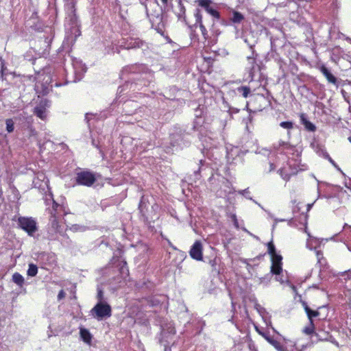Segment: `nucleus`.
<instances>
[{
    "label": "nucleus",
    "instance_id": "obj_9",
    "mask_svg": "<svg viewBox=\"0 0 351 351\" xmlns=\"http://www.w3.org/2000/svg\"><path fill=\"white\" fill-rule=\"evenodd\" d=\"M95 180V175L88 171H82L78 172L76 175V182L80 185L90 186Z\"/></svg>",
    "mask_w": 351,
    "mask_h": 351
},
{
    "label": "nucleus",
    "instance_id": "obj_45",
    "mask_svg": "<svg viewBox=\"0 0 351 351\" xmlns=\"http://www.w3.org/2000/svg\"><path fill=\"white\" fill-rule=\"evenodd\" d=\"M313 330H314V325H313V322H312V324L310 322V325L307 327H306L304 329V332L307 334V335H311L313 332Z\"/></svg>",
    "mask_w": 351,
    "mask_h": 351
},
{
    "label": "nucleus",
    "instance_id": "obj_15",
    "mask_svg": "<svg viewBox=\"0 0 351 351\" xmlns=\"http://www.w3.org/2000/svg\"><path fill=\"white\" fill-rule=\"evenodd\" d=\"M226 158L228 162H234L243 154L240 147L229 145L226 146Z\"/></svg>",
    "mask_w": 351,
    "mask_h": 351
},
{
    "label": "nucleus",
    "instance_id": "obj_51",
    "mask_svg": "<svg viewBox=\"0 0 351 351\" xmlns=\"http://www.w3.org/2000/svg\"><path fill=\"white\" fill-rule=\"evenodd\" d=\"M65 295H66V294H65V292L64 291V290H60L58 295V300H60L63 299L65 297Z\"/></svg>",
    "mask_w": 351,
    "mask_h": 351
},
{
    "label": "nucleus",
    "instance_id": "obj_53",
    "mask_svg": "<svg viewBox=\"0 0 351 351\" xmlns=\"http://www.w3.org/2000/svg\"><path fill=\"white\" fill-rule=\"evenodd\" d=\"M276 168L275 165L274 163H271L270 162L269 163V171H272L273 170H274Z\"/></svg>",
    "mask_w": 351,
    "mask_h": 351
},
{
    "label": "nucleus",
    "instance_id": "obj_11",
    "mask_svg": "<svg viewBox=\"0 0 351 351\" xmlns=\"http://www.w3.org/2000/svg\"><path fill=\"white\" fill-rule=\"evenodd\" d=\"M197 3L199 6L202 8L208 14L215 19H219L220 14L216 10L215 5L211 0H197Z\"/></svg>",
    "mask_w": 351,
    "mask_h": 351
},
{
    "label": "nucleus",
    "instance_id": "obj_32",
    "mask_svg": "<svg viewBox=\"0 0 351 351\" xmlns=\"http://www.w3.org/2000/svg\"><path fill=\"white\" fill-rule=\"evenodd\" d=\"M123 265L120 268L119 272L121 274V279H125L129 275V269L127 266V263L125 261H122Z\"/></svg>",
    "mask_w": 351,
    "mask_h": 351
},
{
    "label": "nucleus",
    "instance_id": "obj_3",
    "mask_svg": "<svg viewBox=\"0 0 351 351\" xmlns=\"http://www.w3.org/2000/svg\"><path fill=\"white\" fill-rule=\"evenodd\" d=\"M36 84H35V91L40 95H47L52 85L51 84L53 82L52 77L49 74L46 73L45 71L42 73L38 72L35 77Z\"/></svg>",
    "mask_w": 351,
    "mask_h": 351
},
{
    "label": "nucleus",
    "instance_id": "obj_55",
    "mask_svg": "<svg viewBox=\"0 0 351 351\" xmlns=\"http://www.w3.org/2000/svg\"><path fill=\"white\" fill-rule=\"evenodd\" d=\"M161 2L164 6H167L168 3V0H161Z\"/></svg>",
    "mask_w": 351,
    "mask_h": 351
},
{
    "label": "nucleus",
    "instance_id": "obj_46",
    "mask_svg": "<svg viewBox=\"0 0 351 351\" xmlns=\"http://www.w3.org/2000/svg\"><path fill=\"white\" fill-rule=\"evenodd\" d=\"M95 117V115L90 113H86L85 115V120L86 121V123L88 125V127H90V121Z\"/></svg>",
    "mask_w": 351,
    "mask_h": 351
},
{
    "label": "nucleus",
    "instance_id": "obj_58",
    "mask_svg": "<svg viewBox=\"0 0 351 351\" xmlns=\"http://www.w3.org/2000/svg\"><path fill=\"white\" fill-rule=\"evenodd\" d=\"M275 221L276 222H278V221H284L285 219H275Z\"/></svg>",
    "mask_w": 351,
    "mask_h": 351
},
{
    "label": "nucleus",
    "instance_id": "obj_48",
    "mask_svg": "<svg viewBox=\"0 0 351 351\" xmlns=\"http://www.w3.org/2000/svg\"><path fill=\"white\" fill-rule=\"evenodd\" d=\"M70 230L73 232L82 231V230H84V228L82 226H80L79 225L75 224V225H73L70 228Z\"/></svg>",
    "mask_w": 351,
    "mask_h": 351
},
{
    "label": "nucleus",
    "instance_id": "obj_59",
    "mask_svg": "<svg viewBox=\"0 0 351 351\" xmlns=\"http://www.w3.org/2000/svg\"><path fill=\"white\" fill-rule=\"evenodd\" d=\"M61 85H62V84H60V83H58V82H56V83H55V86H61Z\"/></svg>",
    "mask_w": 351,
    "mask_h": 351
},
{
    "label": "nucleus",
    "instance_id": "obj_2",
    "mask_svg": "<svg viewBox=\"0 0 351 351\" xmlns=\"http://www.w3.org/2000/svg\"><path fill=\"white\" fill-rule=\"evenodd\" d=\"M45 203L47 206L46 212L49 215V239L50 240H56L57 237L50 231H53L56 234H62L64 232V228L61 223L63 216L66 215V212L63 205L58 204L53 197V194L49 191L45 195Z\"/></svg>",
    "mask_w": 351,
    "mask_h": 351
},
{
    "label": "nucleus",
    "instance_id": "obj_60",
    "mask_svg": "<svg viewBox=\"0 0 351 351\" xmlns=\"http://www.w3.org/2000/svg\"><path fill=\"white\" fill-rule=\"evenodd\" d=\"M200 171V167H199L198 170L197 171H195V176L197 174V173Z\"/></svg>",
    "mask_w": 351,
    "mask_h": 351
},
{
    "label": "nucleus",
    "instance_id": "obj_50",
    "mask_svg": "<svg viewBox=\"0 0 351 351\" xmlns=\"http://www.w3.org/2000/svg\"><path fill=\"white\" fill-rule=\"evenodd\" d=\"M276 280L280 282L281 284L284 283L287 280L284 278L282 273L279 276H276Z\"/></svg>",
    "mask_w": 351,
    "mask_h": 351
},
{
    "label": "nucleus",
    "instance_id": "obj_18",
    "mask_svg": "<svg viewBox=\"0 0 351 351\" xmlns=\"http://www.w3.org/2000/svg\"><path fill=\"white\" fill-rule=\"evenodd\" d=\"M161 328V338L160 339L168 340L169 338L173 337L176 334L175 328L173 324L171 323H169L165 326L162 325Z\"/></svg>",
    "mask_w": 351,
    "mask_h": 351
},
{
    "label": "nucleus",
    "instance_id": "obj_7",
    "mask_svg": "<svg viewBox=\"0 0 351 351\" xmlns=\"http://www.w3.org/2000/svg\"><path fill=\"white\" fill-rule=\"evenodd\" d=\"M170 144L171 147H167L165 149L167 153L182 149L187 146L189 142L185 141L184 136L181 134H171L170 135Z\"/></svg>",
    "mask_w": 351,
    "mask_h": 351
},
{
    "label": "nucleus",
    "instance_id": "obj_22",
    "mask_svg": "<svg viewBox=\"0 0 351 351\" xmlns=\"http://www.w3.org/2000/svg\"><path fill=\"white\" fill-rule=\"evenodd\" d=\"M319 69L326 78L328 83L332 84L334 85L337 84V79L331 73L330 71L325 65H322Z\"/></svg>",
    "mask_w": 351,
    "mask_h": 351
},
{
    "label": "nucleus",
    "instance_id": "obj_62",
    "mask_svg": "<svg viewBox=\"0 0 351 351\" xmlns=\"http://www.w3.org/2000/svg\"><path fill=\"white\" fill-rule=\"evenodd\" d=\"M199 162H200V164H201V165H202V164H203V160H199Z\"/></svg>",
    "mask_w": 351,
    "mask_h": 351
},
{
    "label": "nucleus",
    "instance_id": "obj_54",
    "mask_svg": "<svg viewBox=\"0 0 351 351\" xmlns=\"http://www.w3.org/2000/svg\"><path fill=\"white\" fill-rule=\"evenodd\" d=\"M156 21L158 22V25L162 22V16L160 15H158L156 17Z\"/></svg>",
    "mask_w": 351,
    "mask_h": 351
},
{
    "label": "nucleus",
    "instance_id": "obj_38",
    "mask_svg": "<svg viewBox=\"0 0 351 351\" xmlns=\"http://www.w3.org/2000/svg\"><path fill=\"white\" fill-rule=\"evenodd\" d=\"M239 193L240 194L244 195L246 198H247L250 200H252L255 204L258 205L259 207H261L262 209H263V206L260 204H258L256 201H255L251 197L249 196L250 191H249L248 189H245L244 190L240 191Z\"/></svg>",
    "mask_w": 351,
    "mask_h": 351
},
{
    "label": "nucleus",
    "instance_id": "obj_25",
    "mask_svg": "<svg viewBox=\"0 0 351 351\" xmlns=\"http://www.w3.org/2000/svg\"><path fill=\"white\" fill-rule=\"evenodd\" d=\"M300 121H301L302 124L304 125L305 128L308 131H310V132L315 131V130H316L315 125L307 119L305 114H301L300 116Z\"/></svg>",
    "mask_w": 351,
    "mask_h": 351
},
{
    "label": "nucleus",
    "instance_id": "obj_1",
    "mask_svg": "<svg viewBox=\"0 0 351 351\" xmlns=\"http://www.w3.org/2000/svg\"><path fill=\"white\" fill-rule=\"evenodd\" d=\"M128 75L129 80L118 88L117 93L119 97L125 94H128L131 97L132 94L130 93L134 94L142 90L144 87L149 86L154 78V73L145 64L125 66L121 72V77L125 78Z\"/></svg>",
    "mask_w": 351,
    "mask_h": 351
},
{
    "label": "nucleus",
    "instance_id": "obj_21",
    "mask_svg": "<svg viewBox=\"0 0 351 351\" xmlns=\"http://www.w3.org/2000/svg\"><path fill=\"white\" fill-rule=\"evenodd\" d=\"M125 45L127 49L143 48L146 45L142 40L138 38H130L128 39Z\"/></svg>",
    "mask_w": 351,
    "mask_h": 351
},
{
    "label": "nucleus",
    "instance_id": "obj_47",
    "mask_svg": "<svg viewBox=\"0 0 351 351\" xmlns=\"http://www.w3.org/2000/svg\"><path fill=\"white\" fill-rule=\"evenodd\" d=\"M231 219H232V220L233 221L234 226L237 229H239L240 228V226H239V221H238L237 218V215L235 214H232L231 215Z\"/></svg>",
    "mask_w": 351,
    "mask_h": 351
},
{
    "label": "nucleus",
    "instance_id": "obj_28",
    "mask_svg": "<svg viewBox=\"0 0 351 351\" xmlns=\"http://www.w3.org/2000/svg\"><path fill=\"white\" fill-rule=\"evenodd\" d=\"M185 7L182 4L181 0H180L178 2V11H177L176 14L179 20H183L187 24L185 17Z\"/></svg>",
    "mask_w": 351,
    "mask_h": 351
},
{
    "label": "nucleus",
    "instance_id": "obj_44",
    "mask_svg": "<svg viewBox=\"0 0 351 351\" xmlns=\"http://www.w3.org/2000/svg\"><path fill=\"white\" fill-rule=\"evenodd\" d=\"M315 252H316L317 263L319 264H322V261H324L322 252L319 250H315Z\"/></svg>",
    "mask_w": 351,
    "mask_h": 351
},
{
    "label": "nucleus",
    "instance_id": "obj_61",
    "mask_svg": "<svg viewBox=\"0 0 351 351\" xmlns=\"http://www.w3.org/2000/svg\"><path fill=\"white\" fill-rule=\"evenodd\" d=\"M348 141L351 143V136L348 137Z\"/></svg>",
    "mask_w": 351,
    "mask_h": 351
},
{
    "label": "nucleus",
    "instance_id": "obj_39",
    "mask_svg": "<svg viewBox=\"0 0 351 351\" xmlns=\"http://www.w3.org/2000/svg\"><path fill=\"white\" fill-rule=\"evenodd\" d=\"M135 145L136 147V149L139 151V152H143L148 149L149 144L147 142H142L140 144L136 143Z\"/></svg>",
    "mask_w": 351,
    "mask_h": 351
},
{
    "label": "nucleus",
    "instance_id": "obj_26",
    "mask_svg": "<svg viewBox=\"0 0 351 351\" xmlns=\"http://www.w3.org/2000/svg\"><path fill=\"white\" fill-rule=\"evenodd\" d=\"M244 16L239 12L233 10L230 21L233 24H240L244 20Z\"/></svg>",
    "mask_w": 351,
    "mask_h": 351
},
{
    "label": "nucleus",
    "instance_id": "obj_31",
    "mask_svg": "<svg viewBox=\"0 0 351 351\" xmlns=\"http://www.w3.org/2000/svg\"><path fill=\"white\" fill-rule=\"evenodd\" d=\"M12 281L16 284L19 287H22L25 283L23 276L19 273H14L12 275Z\"/></svg>",
    "mask_w": 351,
    "mask_h": 351
},
{
    "label": "nucleus",
    "instance_id": "obj_57",
    "mask_svg": "<svg viewBox=\"0 0 351 351\" xmlns=\"http://www.w3.org/2000/svg\"><path fill=\"white\" fill-rule=\"evenodd\" d=\"M242 230L246 232H247L249 234L252 235V234L245 228H241Z\"/></svg>",
    "mask_w": 351,
    "mask_h": 351
},
{
    "label": "nucleus",
    "instance_id": "obj_12",
    "mask_svg": "<svg viewBox=\"0 0 351 351\" xmlns=\"http://www.w3.org/2000/svg\"><path fill=\"white\" fill-rule=\"evenodd\" d=\"M189 254L191 258L197 261L203 260V244L200 240H197L191 247Z\"/></svg>",
    "mask_w": 351,
    "mask_h": 351
},
{
    "label": "nucleus",
    "instance_id": "obj_29",
    "mask_svg": "<svg viewBox=\"0 0 351 351\" xmlns=\"http://www.w3.org/2000/svg\"><path fill=\"white\" fill-rule=\"evenodd\" d=\"M80 337H81L82 339L85 343H90L92 336H91V334L90 333V332L88 331V330H87L86 328H80Z\"/></svg>",
    "mask_w": 351,
    "mask_h": 351
},
{
    "label": "nucleus",
    "instance_id": "obj_16",
    "mask_svg": "<svg viewBox=\"0 0 351 351\" xmlns=\"http://www.w3.org/2000/svg\"><path fill=\"white\" fill-rule=\"evenodd\" d=\"M274 149L278 153L286 155L292 154L295 151V147L287 142L279 141L274 145Z\"/></svg>",
    "mask_w": 351,
    "mask_h": 351
},
{
    "label": "nucleus",
    "instance_id": "obj_37",
    "mask_svg": "<svg viewBox=\"0 0 351 351\" xmlns=\"http://www.w3.org/2000/svg\"><path fill=\"white\" fill-rule=\"evenodd\" d=\"M6 131L8 133H11L14 130V123L12 119H8L5 120Z\"/></svg>",
    "mask_w": 351,
    "mask_h": 351
},
{
    "label": "nucleus",
    "instance_id": "obj_19",
    "mask_svg": "<svg viewBox=\"0 0 351 351\" xmlns=\"http://www.w3.org/2000/svg\"><path fill=\"white\" fill-rule=\"evenodd\" d=\"M233 193V188L231 183L226 180H223L219 191H217V196L222 197Z\"/></svg>",
    "mask_w": 351,
    "mask_h": 351
},
{
    "label": "nucleus",
    "instance_id": "obj_43",
    "mask_svg": "<svg viewBox=\"0 0 351 351\" xmlns=\"http://www.w3.org/2000/svg\"><path fill=\"white\" fill-rule=\"evenodd\" d=\"M160 342L165 347V351H171V348L169 346V344L171 343L169 340L160 339Z\"/></svg>",
    "mask_w": 351,
    "mask_h": 351
},
{
    "label": "nucleus",
    "instance_id": "obj_14",
    "mask_svg": "<svg viewBox=\"0 0 351 351\" xmlns=\"http://www.w3.org/2000/svg\"><path fill=\"white\" fill-rule=\"evenodd\" d=\"M194 16L195 19V23L193 25H189V27L192 29L193 27H197V25H199L204 38L205 40L207 39L208 34L205 26L202 23V15L199 9L197 8L195 10Z\"/></svg>",
    "mask_w": 351,
    "mask_h": 351
},
{
    "label": "nucleus",
    "instance_id": "obj_33",
    "mask_svg": "<svg viewBox=\"0 0 351 351\" xmlns=\"http://www.w3.org/2000/svg\"><path fill=\"white\" fill-rule=\"evenodd\" d=\"M319 155H322L324 158L328 159L329 162L339 171H341V169L338 167V165L335 163V162L330 157L329 154L325 149H321Z\"/></svg>",
    "mask_w": 351,
    "mask_h": 351
},
{
    "label": "nucleus",
    "instance_id": "obj_56",
    "mask_svg": "<svg viewBox=\"0 0 351 351\" xmlns=\"http://www.w3.org/2000/svg\"><path fill=\"white\" fill-rule=\"evenodd\" d=\"M24 78H25V76H23V77H19V79L16 80L15 83H16L18 81L21 82H23L24 81L23 80Z\"/></svg>",
    "mask_w": 351,
    "mask_h": 351
},
{
    "label": "nucleus",
    "instance_id": "obj_13",
    "mask_svg": "<svg viewBox=\"0 0 351 351\" xmlns=\"http://www.w3.org/2000/svg\"><path fill=\"white\" fill-rule=\"evenodd\" d=\"M199 140L202 142V153L203 154H206L208 156V151L211 149L213 147H217V141L209 135H201L199 136Z\"/></svg>",
    "mask_w": 351,
    "mask_h": 351
},
{
    "label": "nucleus",
    "instance_id": "obj_23",
    "mask_svg": "<svg viewBox=\"0 0 351 351\" xmlns=\"http://www.w3.org/2000/svg\"><path fill=\"white\" fill-rule=\"evenodd\" d=\"M308 236L309 239L306 241V247L311 250H317L320 247L323 240L311 237L309 234Z\"/></svg>",
    "mask_w": 351,
    "mask_h": 351
},
{
    "label": "nucleus",
    "instance_id": "obj_20",
    "mask_svg": "<svg viewBox=\"0 0 351 351\" xmlns=\"http://www.w3.org/2000/svg\"><path fill=\"white\" fill-rule=\"evenodd\" d=\"M203 113L202 109L199 106L195 110V116L196 117L194 121L193 129L197 131L202 132V127L204 123V119L202 117Z\"/></svg>",
    "mask_w": 351,
    "mask_h": 351
},
{
    "label": "nucleus",
    "instance_id": "obj_35",
    "mask_svg": "<svg viewBox=\"0 0 351 351\" xmlns=\"http://www.w3.org/2000/svg\"><path fill=\"white\" fill-rule=\"evenodd\" d=\"M237 91L243 97L247 98L250 93V88L247 86H240L237 88Z\"/></svg>",
    "mask_w": 351,
    "mask_h": 351
},
{
    "label": "nucleus",
    "instance_id": "obj_36",
    "mask_svg": "<svg viewBox=\"0 0 351 351\" xmlns=\"http://www.w3.org/2000/svg\"><path fill=\"white\" fill-rule=\"evenodd\" d=\"M38 273V267L36 265L31 263L29 265V267L27 274L29 276L34 277L36 276Z\"/></svg>",
    "mask_w": 351,
    "mask_h": 351
},
{
    "label": "nucleus",
    "instance_id": "obj_64",
    "mask_svg": "<svg viewBox=\"0 0 351 351\" xmlns=\"http://www.w3.org/2000/svg\"><path fill=\"white\" fill-rule=\"evenodd\" d=\"M335 344L339 346V343L337 342H335Z\"/></svg>",
    "mask_w": 351,
    "mask_h": 351
},
{
    "label": "nucleus",
    "instance_id": "obj_8",
    "mask_svg": "<svg viewBox=\"0 0 351 351\" xmlns=\"http://www.w3.org/2000/svg\"><path fill=\"white\" fill-rule=\"evenodd\" d=\"M72 66L74 73V77L73 80H69L68 76H66V83L69 82H76L81 80L83 77L84 74L86 71V66L82 63V62L76 58L72 59Z\"/></svg>",
    "mask_w": 351,
    "mask_h": 351
},
{
    "label": "nucleus",
    "instance_id": "obj_34",
    "mask_svg": "<svg viewBox=\"0 0 351 351\" xmlns=\"http://www.w3.org/2000/svg\"><path fill=\"white\" fill-rule=\"evenodd\" d=\"M267 251L268 254L271 256V259L275 256H281L280 254L276 253L275 245H274L272 241H270L267 243Z\"/></svg>",
    "mask_w": 351,
    "mask_h": 351
},
{
    "label": "nucleus",
    "instance_id": "obj_49",
    "mask_svg": "<svg viewBox=\"0 0 351 351\" xmlns=\"http://www.w3.org/2000/svg\"><path fill=\"white\" fill-rule=\"evenodd\" d=\"M270 278H271V275L270 274H267L265 277H264L263 278H261L260 279V282H261V283L267 284L268 282L270 281Z\"/></svg>",
    "mask_w": 351,
    "mask_h": 351
},
{
    "label": "nucleus",
    "instance_id": "obj_5",
    "mask_svg": "<svg viewBox=\"0 0 351 351\" xmlns=\"http://www.w3.org/2000/svg\"><path fill=\"white\" fill-rule=\"evenodd\" d=\"M91 315L98 321L108 318L112 315V308L106 302H97L90 311Z\"/></svg>",
    "mask_w": 351,
    "mask_h": 351
},
{
    "label": "nucleus",
    "instance_id": "obj_27",
    "mask_svg": "<svg viewBox=\"0 0 351 351\" xmlns=\"http://www.w3.org/2000/svg\"><path fill=\"white\" fill-rule=\"evenodd\" d=\"M263 336L267 339V341L271 344L278 351H286L285 348L277 340L274 339L269 336L263 334Z\"/></svg>",
    "mask_w": 351,
    "mask_h": 351
},
{
    "label": "nucleus",
    "instance_id": "obj_6",
    "mask_svg": "<svg viewBox=\"0 0 351 351\" xmlns=\"http://www.w3.org/2000/svg\"><path fill=\"white\" fill-rule=\"evenodd\" d=\"M51 101L46 98H42L34 108V114L43 121L47 120L49 108L51 107Z\"/></svg>",
    "mask_w": 351,
    "mask_h": 351
},
{
    "label": "nucleus",
    "instance_id": "obj_40",
    "mask_svg": "<svg viewBox=\"0 0 351 351\" xmlns=\"http://www.w3.org/2000/svg\"><path fill=\"white\" fill-rule=\"evenodd\" d=\"M278 172L283 180L288 181L290 179V173H287L285 169H280Z\"/></svg>",
    "mask_w": 351,
    "mask_h": 351
},
{
    "label": "nucleus",
    "instance_id": "obj_41",
    "mask_svg": "<svg viewBox=\"0 0 351 351\" xmlns=\"http://www.w3.org/2000/svg\"><path fill=\"white\" fill-rule=\"evenodd\" d=\"M280 126L284 129L291 130L293 128V123L291 121H282L280 123Z\"/></svg>",
    "mask_w": 351,
    "mask_h": 351
},
{
    "label": "nucleus",
    "instance_id": "obj_4",
    "mask_svg": "<svg viewBox=\"0 0 351 351\" xmlns=\"http://www.w3.org/2000/svg\"><path fill=\"white\" fill-rule=\"evenodd\" d=\"M17 225L19 228L25 231L28 236L34 237L35 233L38 230V223L32 217H19L17 219Z\"/></svg>",
    "mask_w": 351,
    "mask_h": 351
},
{
    "label": "nucleus",
    "instance_id": "obj_10",
    "mask_svg": "<svg viewBox=\"0 0 351 351\" xmlns=\"http://www.w3.org/2000/svg\"><path fill=\"white\" fill-rule=\"evenodd\" d=\"M248 70V77L247 80H249L250 82L256 80V73L260 71L259 66L256 63V58L254 57V52H252V55L247 57Z\"/></svg>",
    "mask_w": 351,
    "mask_h": 351
},
{
    "label": "nucleus",
    "instance_id": "obj_63",
    "mask_svg": "<svg viewBox=\"0 0 351 351\" xmlns=\"http://www.w3.org/2000/svg\"><path fill=\"white\" fill-rule=\"evenodd\" d=\"M157 30H158V32H159V31H162V29H161L159 27H158V29H157Z\"/></svg>",
    "mask_w": 351,
    "mask_h": 351
},
{
    "label": "nucleus",
    "instance_id": "obj_42",
    "mask_svg": "<svg viewBox=\"0 0 351 351\" xmlns=\"http://www.w3.org/2000/svg\"><path fill=\"white\" fill-rule=\"evenodd\" d=\"M97 299L98 302H106L104 300V292L100 287H97Z\"/></svg>",
    "mask_w": 351,
    "mask_h": 351
},
{
    "label": "nucleus",
    "instance_id": "obj_30",
    "mask_svg": "<svg viewBox=\"0 0 351 351\" xmlns=\"http://www.w3.org/2000/svg\"><path fill=\"white\" fill-rule=\"evenodd\" d=\"M341 281L345 283L347 288H351V272L350 271H345L341 275Z\"/></svg>",
    "mask_w": 351,
    "mask_h": 351
},
{
    "label": "nucleus",
    "instance_id": "obj_24",
    "mask_svg": "<svg viewBox=\"0 0 351 351\" xmlns=\"http://www.w3.org/2000/svg\"><path fill=\"white\" fill-rule=\"evenodd\" d=\"M302 304L308 316L309 322L312 324V322H313V318L317 317L319 315V312L317 311L311 310L305 301H302Z\"/></svg>",
    "mask_w": 351,
    "mask_h": 351
},
{
    "label": "nucleus",
    "instance_id": "obj_52",
    "mask_svg": "<svg viewBox=\"0 0 351 351\" xmlns=\"http://www.w3.org/2000/svg\"><path fill=\"white\" fill-rule=\"evenodd\" d=\"M229 295H230V299H231V304H232V310L233 311H235V303L234 302V301L232 300L231 293H229Z\"/></svg>",
    "mask_w": 351,
    "mask_h": 351
},
{
    "label": "nucleus",
    "instance_id": "obj_17",
    "mask_svg": "<svg viewBox=\"0 0 351 351\" xmlns=\"http://www.w3.org/2000/svg\"><path fill=\"white\" fill-rule=\"evenodd\" d=\"M282 256H275L271 259V273L276 276H279L282 272Z\"/></svg>",
    "mask_w": 351,
    "mask_h": 351
}]
</instances>
